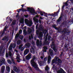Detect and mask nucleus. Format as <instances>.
I'll use <instances>...</instances> for the list:
<instances>
[{"label": "nucleus", "mask_w": 73, "mask_h": 73, "mask_svg": "<svg viewBox=\"0 0 73 73\" xmlns=\"http://www.w3.org/2000/svg\"><path fill=\"white\" fill-rule=\"evenodd\" d=\"M56 30H58V33H61L62 34V33H64L63 35H65V34H66V33H70V31L68 32V31H69V30H68V29L66 28H64L63 29V30L61 31V30H62V29L58 28H57Z\"/></svg>", "instance_id": "1"}, {"label": "nucleus", "mask_w": 73, "mask_h": 73, "mask_svg": "<svg viewBox=\"0 0 73 73\" xmlns=\"http://www.w3.org/2000/svg\"><path fill=\"white\" fill-rule=\"evenodd\" d=\"M27 29V33L26 30H24L23 31L24 36H26L27 35H29L32 32V29H31L30 28L28 27Z\"/></svg>", "instance_id": "2"}, {"label": "nucleus", "mask_w": 73, "mask_h": 73, "mask_svg": "<svg viewBox=\"0 0 73 73\" xmlns=\"http://www.w3.org/2000/svg\"><path fill=\"white\" fill-rule=\"evenodd\" d=\"M38 25L37 24L36 26V29H38L40 31H44V27L42 25L40 24L39 28L38 27Z\"/></svg>", "instance_id": "3"}, {"label": "nucleus", "mask_w": 73, "mask_h": 73, "mask_svg": "<svg viewBox=\"0 0 73 73\" xmlns=\"http://www.w3.org/2000/svg\"><path fill=\"white\" fill-rule=\"evenodd\" d=\"M27 11L31 13H32L33 15H36L37 13L35 12V10L34 9H31L30 7L27 8Z\"/></svg>", "instance_id": "4"}, {"label": "nucleus", "mask_w": 73, "mask_h": 73, "mask_svg": "<svg viewBox=\"0 0 73 73\" xmlns=\"http://www.w3.org/2000/svg\"><path fill=\"white\" fill-rule=\"evenodd\" d=\"M45 34L44 35V41L43 42V44L44 45H48L49 43V41H47L48 40V35L45 36Z\"/></svg>", "instance_id": "5"}, {"label": "nucleus", "mask_w": 73, "mask_h": 73, "mask_svg": "<svg viewBox=\"0 0 73 73\" xmlns=\"http://www.w3.org/2000/svg\"><path fill=\"white\" fill-rule=\"evenodd\" d=\"M32 66L34 68L36 71H40V69L36 63L31 64Z\"/></svg>", "instance_id": "6"}, {"label": "nucleus", "mask_w": 73, "mask_h": 73, "mask_svg": "<svg viewBox=\"0 0 73 73\" xmlns=\"http://www.w3.org/2000/svg\"><path fill=\"white\" fill-rule=\"evenodd\" d=\"M0 66L3 65V64H5V60L4 58H1L0 59Z\"/></svg>", "instance_id": "7"}, {"label": "nucleus", "mask_w": 73, "mask_h": 73, "mask_svg": "<svg viewBox=\"0 0 73 73\" xmlns=\"http://www.w3.org/2000/svg\"><path fill=\"white\" fill-rule=\"evenodd\" d=\"M36 44L37 46H41V45H42V41H40L38 39L37 40Z\"/></svg>", "instance_id": "8"}, {"label": "nucleus", "mask_w": 73, "mask_h": 73, "mask_svg": "<svg viewBox=\"0 0 73 73\" xmlns=\"http://www.w3.org/2000/svg\"><path fill=\"white\" fill-rule=\"evenodd\" d=\"M35 60H36V56H34L31 61V65L36 63L35 62Z\"/></svg>", "instance_id": "9"}, {"label": "nucleus", "mask_w": 73, "mask_h": 73, "mask_svg": "<svg viewBox=\"0 0 73 73\" xmlns=\"http://www.w3.org/2000/svg\"><path fill=\"white\" fill-rule=\"evenodd\" d=\"M54 58H55L56 62L57 61L58 63H60V64H61V63H62V60H61L60 58H59L58 57H55Z\"/></svg>", "instance_id": "10"}, {"label": "nucleus", "mask_w": 73, "mask_h": 73, "mask_svg": "<svg viewBox=\"0 0 73 73\" xmlns=\"http://www.w3.org/2000/svg\"><path fill=\"white\" fill-rule=\"evenodd\" d=\"M50 56L53 58V56H54V54L53 53V50H52L51 48L49 50Z\"/></svg>", "instance_id": "11"}, {"label": "nucleus", "mask_w": 73, "mask_h": 73, "mask_svg": "<svg viewBox=\"0 0 73 73\" xmlns=\"http://www.w3.org/2000/svg\"><path fill=\"white\" fill-rule=\"evenodd\" d=\"M37 12H38V13H40V15H41V16H43L44 15H44H46V16H47L46 15H48V13H45V12H42V11H40V12H39L38 11H37Z\"/></svg>", "instance_id": "12"}, {"label": "nucleus", "mask_w": 73, "mask_h": 73, "mask_svg": "<svg viewBox=\"0 0 73 73\" xmlns=\"http://www.w3.org/2000/svg\"><path fill=\"white\" fill-rule=\"evenodd\" d=\"M31 58V54L30 53L26 56V59L27 60H29Z\"/></svg>", "instance_id": "13"}, {"label": "nucleus", "mask_w": 73, "mask_h": 73, "mask_svg": "<svg viewBox=\"0 0 73 73\" xmlns=\"http://www.w3.org/2000/svg\"><path fill=\"white\" fill-rule=\"evenodd\" d=\"M14 70L15 72L17 73H19L20 72V70L17 69V68L16 66L14 67Z\"/></svg>", "instance_id": "14"}, {"label": "nucleus", "mask_w": 73, "mask_h": 73, "mask_svg": "<svg viewBox=\"0 0 73 73\" xmlns=\"http://www.w3.org/2000/svg\"><path fill=\"white\" fill-rule=\"evenodd\" d=\"M5 68L4 66H1V73H4V71L5 70Z\"/></svg>", "instance_id": "15"}, {"label": "nucleus", "mask_w": 73, "mask_h": 73, "mask_svg": "<svg viewBox=\"0 0 73 73\" xmlns=\"http://www.w3.org/2000/svg\"><path fill=\"white\" fill-rule=\"evenodd\" d=\"M51 56H50L49 55L48 58V63L49 64V63L51 61Z\"/></svg>", "instance_id": "16"}, {"label": "nucleus", "mask_w": 73, "mask_h": 73, "mask_svg": "<svg viewBox=\"0 0 73 73\" xmlns=\"http://www.w3.org/2000/svg\"><path fill=\"white\" fill-rule=\"evenodd\" d=\"M29 49H27L24 52V55L27 54L29 53Z\"/></svg>", "instance_id": "17"}, {"label": "nucleus", "mask_w": 73, "mask_h": 73, "mask_svg": "<svg viewBox=\"0 0 73 73\" xmlns=\"http://www.w3.org/2000/svg\"><path fill=\"white\" fill-rule=\"evenodd\" d=\"M3 50V48L2 47H0V54H4V50Z\"/></svg>", "instance_id": "18"}, {"label": "nucleus", "mask_w": 73, "mask_h": 73, "mask_svg": "<svg viewBox=\"0 0 73 73\" xmlns=\"http://www.w3.org/2000/svg\"><path fill=\"white\" fill-rule=\"evenodd\" d=\"M64 72V70L62 68H60V70H58L56 71L57 73H62Z\"/></svg>", "instance_id": "19"}, {"label": "nucleus", "mask_w": 73, "mask_h": 73, "mask_svg": "<svg viewBox=\"0 0 73 73\" xmlns=\"http://www.w3.org/2000/svg\"><path fill=\"white\" fill-rule=\"evenodd\" d=\"M13 44H11L9 46V50H13Z\"/></svg>", "instance_id": "20"}, {"label": "nucleus", "mask_w": 73, "mask_h": 73, "mask_svg": "<svg viewBox=\"0 0 73 73\" xmlns=\"http://www.w3.org/2000/svg\"><path fill=\"white\" fill-rule=\"evenodd\" d=\"M31 46V44L29 43H27L25 44V47L26 48H29V47Z\"/></svg>", "instance_id": "21"}, {"label": "nucleus", "mask_w": 73, "mask_h": 73, "mask_svg": "<svg viewBox=\"0 0 73 73\" xmlns=\"http://www.w3.org/2000/svg\"><path fill=\"white\" fill-rule=\"evenodd\" d=\"M62 21V16H61L57 20V22L58 23H60V21Z\"/></svg>", "instance_id": "22"}, {"label": "nucleus", "mask_w": 73, "mask_h": 73, "mask_svg": "<svg viewBox=\"0 0 73 73\" xmlns=\"http://www.w3.org/2000/svg\"><path fill=\"white\" fill-rule=\"evenodd\" d=\"M42 31V33L43 34L45 35V36H48V35H45V34H46V33L48 32V30H45Z\"/></svg>", "instance_id": "23"}, {"label": "nucleus", "mask_w": 73, "mask_h": 73, "mask_svg": "<svg viewBox=\"0 0 73 73\" xmlns=\"http://www.w3.org/2000/svg\"><path fill=\"white\" fill-rule=\"evenodd\" d=\"M44 64H45V63L44 61H40L39 62V65L40 66L44 65Z\"/></svg>", "instance_id": "24"}, {"label": "nucleus", "mask_w": 73, "mask_h": 73, "mask_svg": "<svg viewBox=\"0 0 73 73\" xmlns=\"http://www.w3.org/2000/svg\"><path fill=\"white\" fill-rule=\"evenodd\" d=\"M6 70L8 72H10V67L9 66H7L6 67Z\"/></svg>", "instance_id": "25"}, {"label": "nucleus", "mask_w": 73, "mask_h": 73, "mask_svg": "<svg viewBox=\"0 0 73 73\" xmlns=\"http://www.w3.org/2000/svg\"><path fill=\"white\" fill-rule=\"evenodd\" d=\"M6 70L8 72H10V67L9 66H7L6 67Z\"/></svg>", "instance_id": "26"}, {"label": "nucleus", "mask_w": 73, "mask_h": 73, "mask_svg": "<svg viewBox=\"0 0 73 73\" xmlns=\"http://www.w3.org/2000/svg\"><path fill=\"white\" fill-rule=\"evenodd\" d=\"M25 24L26 25H28L29 24V20L27 19H25Z\"/></svg>", "instance_id": "27"}, {"label": "nucleus", "mask_w": 73, "mask_h": 73, "mask_svg": "<svg viewBox=\"0 0 73 73\" xmlns=\"http://www.w3.org/2000/svg\"><path fill=\"white\" fill-rule=\"evenodd\" d=\"M55 62L56 60H55V59H53L52 61V64L53 65V68H54V66H55V65L53 64L55 63Z\"/></svg>", "instance_id": "28"}, {"label": "nucleus", "mask_w": 73, "mask_h": 73, "mask_svg": "<svg viewBox=\"0 0 73 73\" xmlns=\"http://www.w3.org/2000/svg\"><path fill=\"white\" fill-rule=\"evenodd\" d=\"M24 19H21V20L19 21V23L20 24H24Z\"/></svg>", "instance_id": "29"}, {"label": "nucleus", "mask_w": 73, "mask_h": 73, "mask_svg": "<svg viewBox=\"0 0 73 73\" xmlns=\"http://www.w3.org/2000/svg\"><path fill=\"white\" fill-rule=\"evenodd\" d=\"M50 16H54V17H55L56 16H57V13H55L54 14L52 13V14H50Z\"/></svg>", "instance_id": "30"}, {"label": "nucleus", "mask_w": 73, "mask_h": 73, "mask_svg": "<svg viewBox=\"0 0 73 73\" xmlns=\"http://www.w3.org/2000/svg\"><path fill=\"white\" fill-rule=\"evenodd\" d=\"M33 23V22H32V21H30L29 23V24L28 25H29V27H31L32 26V25Z\"/></svg>", "instance_id": "31"}, {"label": "nucleus", "mask_w": 73, "mask_h": 73, "mask_svg": "<svg viewBox=\"0 0 73 73\" xmlns=\"http://www.w3.org/2000/svg\"><path fill=\"white\" fill-rule=\"evenodd\" d=\"M43 37V34H40L38 36V37L40 38H42Z\"/></svg>", "instance_id": "32"}, {"label": "nucleus", "mask_w": 73, "mask_h": 73, "mask_svg": "<svg viewBox=\"0 0 73 73\" xmlns=\"http://www.w3.org/2000/svg\"><path fill=\"white\" fill-rule=\"evenodd\" d=\"M17 45H20L21 44V40H18L17 43Z\"/></svg>", "instance_id": "33"}, {"label": "nucleus", "mask_w": 73, "mask_h": 73, "mask_svg": "<svg viewBox=\"0 0 73 73\" xmlns=\"http://www.w3.org/2000/svg\"><path fill=\"white\" fill-rule=\"evenodd\" d=\"M12 25H16V20H14L13 21L12 23Z\"/></svg>", "instance_id": "34"}, {"label": "nucleus", "mask_w": 73, "mask_h": 73, "mask_svg": "<svg viewBox=\"0 0 73 73\" xmlns=\"http://www.w3.org/2000/svg\"><path fill=\"white\" fill-rule=\"evenodd\" d=\"M19 37V34H17V35H15V39H17V38H18Z\"/></svg>", "instance_id": "35"}, {"label": "nucleus", "mask_w": 73, "mask_h": 73, "mask_svg": "<svg viewBox=\"0 0 73 73\" xmlns=\"http://www.w3.org/2000/svg\"><path fill=\"white\" fill-rule=\"evenodd\" d=\"M49 70V67L48 66H47L45 69V70H46V71H47Z\"/></svg>", "instance_id": "36"}, {"label": "nucleus", "mask_w": 73, "mask_h": 73, "mask_svg": "<svg viewBox=\"0 0 73 73\" xmlns=\"http://www.w3.org/2000/svg\"><path fill=\"white\" fill-rule=\"evenodd\" d=\"M16 46V43H14L13 44V49H15V47Z\"/></svg>", "instance_id": "37"}, {"label": "nucleus", "mask_w": 73, "mask_h": 73, "mask_svg": "<svg viewBox=\"0 0 73 73\" xmlns=\"http://www.w3.org/2000/svg\"><path fill=\"white\" fill-rule=\"evenodd\" d=\"M7 61L8 62V63H9V64H11L12 63V62L10 60L8 59L7 60Z\"/></svg>", "instance_id": "38"}, {"label": "nucleus", "mask_w": 73, "mask_h": 73, "mask_svg": "<svg viewBox=\"0 0 73 73\" xmlns=\"http://www.w3.org/2000/svg\"><path fill=\"white\" fill-rule=\"evenodd\" d=\"M12 52H9L8 55L10 57H11L12 56Z\"/></svg>", "instance_id": "39"}, {"label": "nucleus", "mask_w": 73, "mask_h": 73, "mask_svg": "<svg viewBox=\"0 0 73 73\" xmlns=\"http://www.w3.org/2000/svg\"><path fill=\"white\" fill-rule=\"evenodd\" d=\"M56 25H53L52 27L53 28H54V29H56V30L57 29V28H58L56 27Z\"/></svg>", "instance_id": "40"}, {"label": "nucleus", "mask_w": 73, "mask_h": 73, "mask_svg": "<svg viewBox=\"0 0 73 73\" xmlns=\"http://www.w3.org/2000/svg\"><path fill=\"white\" fill-rule=\"evenodd\" d=\"M69 45L68 44H65L64 45V48H67L68 47Z\"/></svg>", "instance_id": "41"}, {"label": "nucleus", "mask_w": 73, "mask_h": 73, "mask_svg": "<svg viewBox=\"0 0 73 73\" xmlns=\"http://www.w3.org/2000/svg\"><path fill=\"white\" fill-rule=\"evenodd\" d=\"M22 12H27V9H24L23 8H22Z\"/></svg>", "instance_id": "42"}, {"label": "nucleus", "mask_w": 73, "mask_h": 73, "mask_svg": "<svg viewBox=\"0 0 73 73\" xmlns=\"http://www.w3.org/2000/svg\"><path fill=\"white\" fill-rule=\"evenodd\" d=\"M9 40V38L8 37L6 36V39H5V41H8V40Z\"/></svg>", "instance_id": "43"}, {"label": "nucleus", "mask_w": 73, "mask_h": 73, "mask_svg": "<svg viewBox=\"0 0 73 73\" xmlns=\"http://www.w3.org/2000/svg\"><path fill=\"white\" fill-rule=\"evenodd\" d=\"M20 37H20V38L21 40H22L24 38L23 36H20Z\"/></svg>", "instance_id": "44"}, {"label": "nucleus", "mask_w": 73, "mask_h": 73, "mask_svg": "<svg viewBox=\"0 0 73 73\" xmlns=\"http://www.w3.org/2000/svg\"><path fill=\"white\" fill-rule=\"evenodd\" d=\"M22 30L21 29L19 31V35H20L22 33Z\"/></svg>", "instance_id": "45"}, {"label": "nucleus", "mask_w": 73, "mask_h": 73, "mask_svg": "<svg viewBox=\"0 0 73 73\" xmlns=\"http://www.w3.org/2000/svg\"><path fill=\"white\" fill-rule=\"evenodd\" d=\"M54 46V42H52V45H51V46Z\"/></svg>", "instance_id": "46"}, {"label": "nucleus", "mask_w": 73, "mask_h": 73, "mask_svg": "<svg viewBox=\"0 0 73 73\" xmlns=\"http://www.w3.org/2000/svg\"><path fill=\"white\" fill-rule=\"evenodd\" d=\"M50 38H51V36H49L48 37V40H50Z\"/></svg>", "instance_id": "47"}, {"label": "nucleus", "mask_w": 73, "mask_h": 73, "mask_svg": "<svg viewBox=\"0 0 73 73\" xmlns=\"http://www.w3.org/2000/svg\"><path fill=\"white\" fill-rule=\"evenodd\" d=\"M64 3L65 5V6H68L69 5V4H68V3L66 2Z\"/></svg>", "instance_id": "48"}, {"label": "nucleus", "mask_w": 73, "mask_h": 73, "mask_svg": "<svg viewBox=\"0 0 73 73\" xmlns=\"http://www.w3.org/2000/svg\"><path fill=\"white\" fill-rule=\"evenodd\" d=\"M31 52L32 53H35V50H33V51L31 50Z\"/></svg>", "instance_id": "49"}, {"label": "nucleus", "mask_w": 73, "mask_h": 73, "mask_svg": "<svg viewBox=\"0 0 73 73\" xmlns=\"http://www.w3.org/2000/svg\"><path fill=\"white\" fill-rule=\"evenodd\" d=\"M7 29V27L6 26H5L4 28V31H6Z\"/></svg>", "instance_id": "50"}, {"label": "nucleus", "mask_w": 73, "mask_h": 73, "mask_svg": "<svg viewBox=\"0 0 73 73\" xmlns=\"http://www.w3.org/2000/svg\"><path fill=\"white\" fill-rule=\"evenodd\" d=\"M8 53H6L5 55L6 57L8 58Z\"/></svg>", "instance_id": "51"}, {"label": "nucleus", "mask_w": 73, "mask_h": 73, "mask_svg": "<svg viewBox=\"0 0 73 73\" xmlns=\"http://www.w3.org/2000/svg\"><path fill=\"white\" fill-rule=\"evenodd\" d=\"M24 49V47H22L21 49V51H23V50Z\"/></svg>", "instance_id": "52"}, {"label": "nucleus", "mask_w": 73, "mask_h": 73, "mask_svg": "<svg viewBox=\"0 0 73 73\" xmlns=\"http://www.w3.org/2000/svg\"><path fill=\"white\" fill-rule=\"evenodd\" d=\"M32 44V45H35V42H34V41H33V40L31 42Z\"/></svg>", "instance_id": "53"}, {"label": "nucleus", "mask_w": 73, "mask_h": 73, "mask_svg": "<svg viewBox=\"0 0 73 73\" xmlns=\"http://www.w3.org/2000/svg\"><path fill=\"white\" fill-rule=\"evenodd\" d=\"M36 34L38 35H39V32L38 31H36Z\"/></svg>", "instance_id": "54"}, {"label": "nucleus", "mask_w": 73, "mask_h": 73, "mask_svg": "<svg viewBox=\"0 0 73 73\" xmlns=\"http://www.w3.org/2000/svg\"><path fill=\"white\" fill-rule=\"evenodd\" d=\"M44 49H45V50H48V48L46 47H44Z\"/></svg>", "instance_id": "55"}, {"label": "nucleus", "mask_w": 73, "mask_h": 73, "mask_svg": "<svg viewBox=\"0 0 73 73\" xmlns=\"http://www.w3.org/2000/svg\"><path fill=\"white\" fill-rule=\"evenodd\" d=\"M46 60H47V58H45L44 59V61H46Z\"/></svg>", "instance_id": "56"}, {"label": "nucleus", "mask_w": 73, "mask_h": 73, "mask_svg": "<svg viewBox=\"0 0 73 73\" xmlns=\"http://www.w3.org/2000/svg\"><path fill=\"white\" fill-rule=\"evenodd\" d=\"M35 22L37 23H38V19H36L35 20Z\"/></svg>", "instance_id": "57"}, {"label": "nucleus", "mask_w": 73, "mask_h": 73, "mask_svg": "<svg viewBox=\"0 0 73 73\" xmlns=\"http://www.w3.org/2000/svg\"><path fill=\"white\" fill-rule=\"evenodd\" d=\"M5 31H4V30H3V32L1 34L2 35H4V33H5Z\"/></svg>", "instance_id": "58"}, {"label": "nucleus", "mask_w": 73, "mask_h": 73, "mask_svg": "<svg viewBox=\"0 0 73 73\" xmlns=\"http://www.w3.org/2000/svg\"><path fill=\"white\" fill-rule=\"evenodd\" d=\"M28 68L29 69L31 70H32V68L29 66L28 67Z\"/></svg>", "instance_id": "59"}, {"label": "nucleus", "mask_w": 73, "mask_h": 73, "mask_svg": "<svg viewBox=\"0 0 73 73\" xmlns=\"http://www.w3.org/2000/svg\"><path fill=\"white\" fill-rule=\"evenodd\" d=\"M39 23L40 24H41V20L40 19H39Z\"/></svg>", "instance_id": "60"}, {"label": "nucleus", "mask_w": 73, "mask_h": 73, "mask_svg": "<svg viewBox=\"0 0 73 73\" xmlns=\"http://www.w3.org/2000/svg\"><path fill=\"white\" fill-rule=\"evenodd\" d=\"M65 5H63L62 6V10L64 9V7H65Z\"/></svg>", "instance_id": "61"}, {"label": "nucleus", "mask_w": 73, "mask_h": 73, "mask_svg": "<svg viewBox=\"0 0 73 73\" xmlns=\"http://www.w3.org/2000/svg\"><path fill=\"white\" fill-rule=\"evenodd\" d=\"M11 73H15V71H14L11 70Z\"/></svg>", "instance_id": "62"}, {"label": "nucleus", "mask_w": 73, "mask_h": 73, "mask_svg": "<svg viewBox=\"0 0 73 73\" xmlns=\"http://www.w3.org/2000/svg\"><path fill=\"white\" fill-rule=\"evenodd\" d=\"M6 39V37H4L3 38V39H2V40H3V41H5V40Z\"/></svg>", "instance_id": "63"}, {"label": "nucleus", "mask_w": 73, "mask_h": 73, "mask_svg": "<svg viewBox=\"0 0 73 73\" xmlns=\"http://www.w3.org/2000/svg\"><path fill=\"white\" fill-rule=\"evenodd\" d=\"M18 30V28L16 27L15 29V31H17Z\"/></svg>", "instance_id": "64"}]
</instances>
